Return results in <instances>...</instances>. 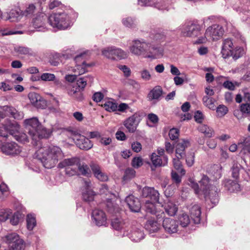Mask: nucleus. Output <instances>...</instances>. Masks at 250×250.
Returning a JSON list of instances; mask_svg holds the SVG:
<instances>
[{
	"label": "nucleus",
	"mask_w": 250,
	"mask_h": 250,
	"mask_svg": "<svg viewBox=\"0 0 250 250\" xmlns=\"http://www.w3.org/2000/svg\"><path fill=\"white\" fill-rule=\"evenodd\" d=\"M41 79L44 81H52L55 79V76L52 73H44L41 76Z\"/></svg>",
	"instance_id": "nucleus-57"
},
{
	"label": "nucleus",
	"mask_w": 250,
	"mask_h": 250,
	"mask_svg": "<svg viewBox=\"0 0 250 250\" xmlns=\"http://www.w3.org/2000/svg\"><path fill=\"white\" fill-rule=\"evenodd\" d=\"M48 22L53 28L65 29L70 25V18L64 13H54L47 18Z\"/></svg>",
	"instance_id": "nucleus-5"
},
{
	"label": "nucleus",
	"mask_w": 250,
	"mask_h": 250,
	"mask_svg": "<svg viewBox=\"0 0 250 250\" xmlns=\"http://www.w3.org/2000/svg\"><path fill=\"white\" fill-rule=\"evenodd\" d=\"M47 19V16L43 13H40L34 17L32 21V25L35 28L39 31H42L44 28L45 22Z\"/></svg>",
	"instance_id": "nucleus-19"
},
{
	"label": "nucleus",
	"mask_w": 250,
	"mask_h": 250,
	"mask_svg": "<svg viewBox=\"0 0 250 250\" xmlns=\"http://www.w3.org/2000/svg\"><path fill=\"white\" fill-rule=\"evenodd\" d=\"M102 54L107 59L112 61H118L126 58L128 54L121 48L112 46L102 49Z\"/></svg>",
	"instance_id": "nucleus-6"
},
{
	"label": "nucleus",
	"mask_w": 250,
	"mask_h": 250,
	"mask_svg": "<svg viewBox=\"0 0 250 250\" xmlns=\"http://www.w3.org/2000/svg\"><path fill=\"white\" fill-rule=\"evenodd\" d=\"M138 4L141 6H154L159 10L164 9L162 4L159 3L154 2L153 0H138Z\"/></svg>",
	"instance_id": "nucleus-42"
},
{
	"label": "nucleus",
	"mask_w": 250,
	"mask_h": 250,
	"mask_svg": "<svg viewBox=\"0 0 250 250\" xmlns=\"http://www.w3.org/2000/svg\"><path fill=\"white\" fill-rule=\"evenodd\" d=\"M145 207L147 212L156 214V217L158 219L161 218H163L165 216L164 212L163 211L161 212L156 211L154 204L148 200L146 201Z\"/></svg>",
	"instance_id": "nucleus-34"
},
{
	"label": "nucleus",
	"mask_w": 250,
	"mask_h": 250,
	"mask_svg": "<svg viewBox=\"0 0 250 250\" xmlns=\"http://www.w3.org/2000/svg\"><path fill=\"white\" fill-rule=\"evenodd\" d=\"M99 105L100 106V104H99ZM101 106L104 107L105 109H117L118 104L116 102L115 100L109 99L103 100L102 102Z\"/></svg>",
	"instance_id": "nucleus-38"
},
{
	"label": "nucleus",
	"mask_w": 250,
	"mask_h": 250,
	"mask_svg": "<svg viewBox=\"0 0 250 250\" xmlns=\"http://www.w3.org/2000/svg\"><path fill=\"white\" fill-rule=\"evenodd\" d=\"M224 33L223 27L218 24H214L208 27L206 31V36L209 37V41L220 39Z\"/></svg>",
	"instance_id": "nucleus-10"
},
{
	"label": "nucleus",
	"mask_w": 250,
	"mask_h": 250,
	"mask_svg": "<svg viewBox=\"0 0 250 250\" xmlns=\"http://www.w3.org/2000/svg\"><path fill=\"white\" fill-rule=\"evenodd\" d=\"M146 229L150 233L156 232L159 229V224L154 220H148L145 225Z\"/></svg>",
	"instance_id": "nucleus-39"
},
{
	"label": "nucleus",
	"mask_w": 250,
	"mask_h": 250,
	"mask_svg": "<svg viewBox=\"0 0 250 250\" xmlns=\"http://www.w3.org/2000/svg\"><path fill=\"white\" fill-rule=\"evenodd\" d=\"M11 209H2L0 210V222H4L12 215Z\"/></svg>",
	"instance_id": "nucleus-49"
},
{
	"label": "nucleus",
	"mask_w": 250,
	"mask_h": 250,
	"mask_svg": "<svg viewBox=\"0 0 250 250\" xmlns=\"http://www.w3.org/2000/svg\"><path fill=\"white\" fill-rule=\"evenodd\" d=\"M14 50L19 55H25L30 56H33L34 55V52L32 50V49L26 47L18 46L15 47Z\"/></svg>",
	"instance_id": "nucleus-44"
},
{
	"label": "nucleus",
	"mask_w": 250,
	"mask_h": 250,
	"mask_svg": "<svg viewBox=\"0 0 250 250\" xmlns=\"http://www.w3.org/2000/svg\"><path fill=\"white\" fill-rule=\"evenodd\" d=\"M125 225L123 221L120 218H116L111 221L112 227L117 230H121L124 229Z\"/></svg>",
	"instance_id": "nucleus-45"
},
{
	"label": "nucleus",
	"mask_w": 250,
	"mask_h": 250,
	"mask_svg": "<svg viewBox=\"0 0 250 250\" xmlns=\"http://www.w3.org/2000/svg\"><path fill=\"white\" fill-rule=\"evenodd\" d=\"M222 167L220 164H214L209 166L207 172L213 177L214 180L220 179L222 176Z\"/></svg>",
	"instance_id": "nucleus-26"
},
{
	"label": "nucleus",
	"mask_w": 250,
	"mask_h": 250,
	"mask_svg": "<svg viewBox=\"0 0 250 250\" xmlns=\"http://www.w3.org/2000/svg\"><path fill=\"white\" fill-rule=\"evenodd\" d=\"M176 158H173V164L174 168L180 172L182 175H185L186 173L185 170L183 168L181 163L180 161V159L182 158H178L176 155Z\"/></svg>",
	"instance_id": "nucleus-48"
},
{
	"label": "nucleus",
	"mask_w": 250,
	"mask_h": 250,
	"mask_svg": "<svg viewBox=\"0 0 250 250\" xmlns=\"http://www.w3.org/2000/svg\"><path fill=\"white\" fill-rule=\"evenodd\" d=\"M190 145V141L188 139H182L176 146V155L178 158H183L185 156V150Z\"/></svg>",
	"instance_id": "nucleus-23"
},
{
	"label": "nucleus",
	"mask_w": 250,
	"mask_h": 250,
	"mask_svg": "<svg viewBox=\"0 0 250 250\" xmlns=\"http://www.w3.org/2000/svg\"><path fill=\"white\" fill-rule=\"evenodd\" d=\"M249 110H234L233 114L237 119L240 120L246 117L247 113H249Z\"/></svg>",
	"instance_id": "nucleus-59"
},
{
	"label": "nucleus",
	"mask_w": 250,
	"mask_h": 250,
	"mask_svg": "<svg viewBox=\"0 0 250 250\" xmlns=\"http://www.w3.org/2000/svg\"><path fill=\"white\" fill-rule=\"evenodd\" d=\"M143 165L142 159L141 157H135L132 161V166L135 168H138Z\"/></svg>",
	"instance_id": "nucleus-64"
},
{
	"label": "nucleus",
	"mask_w": 250,
	"mask_h": 250,
	"mask_svg": "<svg viewBox=\"0 0 250 250\" xmlns=\"http://www.w3.org/2000/svg\"><path fill=\"white\" fill-rule=\"evenodd\" d=\"M240 167L241 166L237 163L233 164L231 167L232 176L236 180H237L239 178Z\"/></svg>",
	"instance_id": "nucleus-52"
},
{
	"label": "nucleus",
	"mask_w": 250,
	"mask_h": 250,
	"mask_svg": "<svg viewBox=\"0 0 250 250\" xmlns=\"http://www.w3.org/2000/svg\"><path fill=\"white\" fill-rule=\"evenodd\" d=\"M141 77L145 81H148L151 80V75L149 71L146 69H143L140 72Z\"/></svg>",
	"instance_id": "nucleus-55"
},
{
	"label": "nucleus",
	"mask_w": 250,
	"mask_h": 250,
	"mask_svg": "<svg viewBox=\"0 0 250 250\" xmlns=\"http://www.w3.org/2000/svg\"><path fill=\"white\" fill-rule=\"evenodd\" d=\"M238 145H242L244 147L248 148L250 146V136L249 135H245L241 137L239 140Z\"/></svg>",
	"instance_id": "nucleus-54"
},
{
	"label": "nucleus",
	"mask_w": 250,
	"mask_h": 250,
	"mask_svg": "<svg viewBox=\"0 0 250 250\" xmlns=\"http://www.w3.org/2000/svg\"><path fill=\"white\" fill-rule=\"evenodd\" d=\"M125 202L131 211L135 212L140 211L141 206L138 198L135 197L133 195H129L126 198Z\"/></svg>",
	"instance_id": "nucleus-21"
},
{
	"label": "nucleus",
	"mask_w": 250,
	"mask_h": 250,
	"mask_svg": "<svg viewBox=\"0 0 250 250\" xmlns=\"http://www.w3.org/2000/svg\"><path fill=\"white\" fill-rule=\"evenodd\" d=\"M178 219L182 227H186L190 223L189 216L186 213H182L180 215Z\"/></svg>",
	"instance_id": "nucleus-50"
},
{
	"label": "nucleus",
	"mask_w": 250,
	"mask_h": 250,
	"mask_svg": "<svg viewBox=\"0 0 250 250\" xmlns=\"http://www.w3.org/2000/svg\"><path fill=\"white\" fill-rule=\"evenodd\" d=\"M21 10L19 8L12 9L6 18V20H9L11 22H18L21 20L23 16L21 15Z\"/></svg>",
	"instance_id": "nucleus-31"
},
{
	"label": "nucleus",
	"mask_w": 250,
	"mask_h": 250,
	"mask_svg": "<svg viewBox=\"0 0 250 250\" xmlns=\"http://www.w3.org/2000/svg\"><path fill=\"white\" fill-rule=\"evenodd\" d=\"M163 227L166 232L172 234L178 231L179 224L175 219L166 218L163 222Z\"/></svg>",
	"instance_id": "nucleus-13"
},
{
	"label": "nucleus",
	"mask_w": 250,
	"mask_h": 250,
	"mask_svg": "<svg viewBox=\"0 0 250 250\" xmlns=\"http://www.w3.org/2000/svg\"><path fill=\"white\" fill-rule=\"evenodd\" d=\"M100 193L101 194H105L106 196H108V197L105 198L107 202V207L109 211L114 212V208H112L113 203L111 202V200L112 199V197H114V195L108 191L106 185L103 184L101 186V188L100 189Z\"/></svg>",
	"instance_id": "nucleus-25"
},
{
	"label": "nucleus",
	"mask_w": 250,
	"mask_h": 250,
	"mask_svg": "<svg viewBox=\"0 0 250 250\" xmlns=\"http://www.w3.org/2000/svg\"><path fill=\"white\" fill-rule=\"evenodd\" d=\"M189 212L191 218L194 221V223H199L201 220V208L200 206L197 205H193L190 208Z\"/></svg>",
	"instance_id": "nucleus-29"
},
{
	"label": "nucleus",
	"mask_w": 250,
	"mask_h": 250,
	"mask_svg": "<svg viewBox=\"0 0 250 250\" xmlns=\"http://www.w3.org/2000/svg\"><path fill=\"white\" fill-rule=\"evenodd\" d=\"M118 68L123 71L125 77H128L130 76L131 70L128 66L125 65H119Z\"/></svg>",
	"instance_id": "nucleus-61"
},
{
	"label": "nucleus",
	"mask_w": 250,
	"mask_h": 250,
	"mask_svg": "<svg viewBox=\"0 0 250 250\" xmlns=\"http://www.w3.org/2000/svg\"><path fill=\"white\" fill-rule=\"evenodd\" d=\"M65 174L69 176H73L75 175H79V173L76 168H73V167H66Z\"/></svg>",
	"instance_id": "nucleus-58"
},
{
	"label": "nucleus",
	"mask_w": 250,
	"mask_h": 250,
	"mask_svg": "<svg viewBox=\"0 0 250 250\" xmlns=\"http://www.w3.org/2000/svg\"><path fill=\"white\" fill-rule=\"evenodd\" d=\"M90 167L94 176L97 180L102 182L107 181L108 176L103 171L101 166L97 164L91 163Z\"/></svg>",
	"instance_id": "nucleus-14"
},
{
	"label": "nucleus",
	"mask_w": 250,
	"mask_h": 250,
	"mask_svg": "<svg viewBox=\"0 0 250 250\" xmlns=\"http://www.w3.org/2000/svg\"><path fill=\"white\" fill-rule=\"evenodd\" d=\"M27 227L29 230H32L36 225L35 218L32 215H28L26 219Z\"/></svg>",
	"instance_id": "nucleus-51"
},
{
	"label": "nucleus",
	"mask_w": 250,
	"mask_h": 250,
	"mask_svg": "<svg viewBox=\"0 0 250 250\" xmlns=\"http://www.w3.org/2000/svg\"><path fill=\"white\" fill-rule=\"evenodd\" d=\"M123 24L128 27H133L135 25V21L131 18H126L123 20Z\"/></svg>",
	"instance_id": "nucleus-62"
},
{
	"label": "nucleus",
	"mask_w": 250,
	"mask_h": 250,
	"mask_svg": "<svg viewBox=\"0 0 250 250\" xmlns=\"http://www.w3.org/2000/svg\"><path fill=\"white\" fill-rule=\"evenodd\" d=\"M233 43L231 40L227 39L224 40L221 53L224 58H226L232 55Z\"/></svg>",
	"instance_id": "nucleus-27"
},
{
	"label": "nucleus",
	"mask_w": 250,
	"mask_h": 250,
	"mask_svg": "<svg viewBox=\"0 0 250 250\" xmlns=\"http://www.w3.org/2000/svg\"><path fill=\"white\" fill-rule=\"evenodd\" d=\"M244 53L245 50L243 47H236L234 52L232 51V55H231L230 56H232L234 60H237L242 56Z\"/></svg>",
	"instance_id": "nucleus-53"
},
{
	"label": "nucleus",
	"mask_w": 250,
	"mask_h": 250,
	"mask_svg": "<svg viewBox=\"0 0 250 250\" xmlns=\"http://www.w3.org/2000/svg\"><path fill=\"white\" fill-rule=\"evenodd\" d=\"M10 127L13 128V129H8L9 134L13 136L16 140L23 143L29 142L28 137L27 135L24 133H21L19 131L20 129L19 125H16L10 126Z\"/></svg>",
	"instance_id": "nucleus-17"
},
{
	"label": "nucleus",
	"mask_w": 250,
	"mask_h": 250,
	"mask_svg": "<svg viewBox=\"0 0 250 250\" xmlns=\"http://www.w3.org/2000/svg\"><path fill=\"white\" fill-rule=\"evenodd\" d=\"M11 114L15 119L21 120L23 118V113L21 110H12Z\"/></svg>",
	"instance_id": "nucleus-63"
},
{
	"label": "nucleus",
	"mask_w": 250,
	"mask_h": 250,
	"mask_svg": "<svg viewBox=\"0 0 250 250\" xmlns=\"http://www.w3.org/2000/svg\"><path fill=\"white\" fill-rule=\"evenodd\" d=\"M129 50L131 53L136 56L142 55L146 52H149L151 54L148 57L153 58L162 55V50L159 48L150 46L145 42L138 40L132 42V44L130 46Z\"/></svg>",
	"instance_id": "nucleus-4"
},
{
	"label": "nucleus",
	"mask_w": 250,
	"mask_h": 250,
	"mask_svg": "<svg viewBox=\"0 0 250 250\" xmlns=\"http://www.w3.org/2000/svg\"><path fill=\"white\" fill-rule=\"evenodd\" d=\"M92 81L93 78L90 76L80 78L77 80L76 85L80 90L83 89L86 86L87 83L88 82H92Z\"/></svg>",
	"instance_id": "nucleus-43"
},
{
	"label": "nucleus",
	"mask_w": 250,
	"mask_h": 250,
	"mask_svg": "<svg viewBox=\"0 0 250 250\" xmlns=\"http://www.w3.org/2000/svg\"><path fill=\"white\" fill-rule=\"evenodd\" d=\"M35 156L41 162L44 167L51 168L63 157V153L59 147L51 146L39 148L36 151Z\"/></svg>",
	"instance_id": "nucleus-1"
},
{
	"label": "nucleus",
	"mask_w": 250,
	"mask_h": 250,
	"mask_svg": "<svg viewBox=\"0 0 250 250\" xmlns=\"http://www.w3.org/2000/svg\"><path fill=\"white\" fill-rule=\"evenodd\" d=\"M140 122V120L136 115L127 118L125 121L124 125L129 133H134L137 130V128Z\"/></svg>",
	"instance_id": "nucleus-15"
},
{
	"label": "nucleus",
	"mask_w": 250,
	"mask_h": 250,
	"mask_svg": "<svg viewBox=\"0 0 250 250\" xmlns=\"http://www.w3.org/2000/svg\"><path fill=\"white\" fill-rule=\"evenodd\" d=\"M1 239L8 245L10 250H21L23 248L24 241L16 233H9Z\"/></svg>",
	"instance_id": "nucleus-7"
},
{
	"label": "nucleus",
	"mask_w": 250,
	"mask_h": 250,
	"mask_svg": "<svg viewBox=\"0 0 250 250\" xmlns=\"http://www.w3.org/2000/svg\"><path fill=\"white\" fill-rule=\"evenodd\" d=\"M77 168L80 174L87 176L90 174V170L88 166L84 163H81L79 161V164L77 165Z\"/></svg>",
	"instance_id": "nucleus-41"
},
{
	"label": "nucleus",
	"mask_w": 250,
	"mask_h": 250,
	"mask_svg": "<svg viewBox=\"0 0 250 250\" xmlns=\"http://www.w3.org/2000/svg\"><path fill=\"white\" fill-rule=\"evenodd\" d=\"M203 101L204 104L208 108H213V102L212 98L208 96H205L203 98Z\"/></svg>",
	"instance_id": "nucleus-60"
},
{
	"label": "nucleus",
	"mask_w": 250,
	"mask_h": 250,
	"mask_svg": "<svg viewBox=\"0 0 250 250\" xmlns=\"http://www.w3.org/2000/svg\"><path fill=\"white\" fill-rule=\"evenodd\" d=\"M92 217L98 226H105L107 224V217L105 213L102 210L96 209L92 213Z\"/></svg>",
	"instance_id": "nucleus-16"
},
{
	"label": "nucleus",
	"mask_w": 250,
	"mask_h": 250,
	"mask_svg": "<svg viewBox=\"0 0 250 250\" xmlns=\"http://www.w3.org/2000/svg\"><path fill=\"white\" fill-rule=\"evenodd\" d=\"M32 104L36 108L44 109L47 107V101L39 94L32 92L28 95Z\"/></svg>",
	"instance_id": "nucleus-11"
},
{
	"label": "nucleus",
	"mask_w": 250,
	"mask_h": 250,
	"mask_svg": "<svg viewBox=\"0 0 250 250\" xmlns=\"http://www.w3.org/2000/svg\"><path fill=\"white\" fill-rule=\"evenodd\" d=\"M91 187V182L89 181H84V190H83L82 193V197L83 200L87 202L93 201L95 192L90 189Z\"/></svg>",
	"instance_id": "nucleus-20"
},
{
	"label": "nucleus",
	"mask_w": 250,
	"mask_h": 250,
	"mask_svg": "<svg viewBox=\"0 0 250 250\" xmlns=\"http://www.w3.org/2000/svg\"><path fill=\"white\" fill-rule=\"evenodd\" d=\"M67 93L69 95L74 96L76 98H77L75 96L76 94L81 95V92L79 88L78 87L77 85H74L72 84H68L67 85Z\"/></svg>",
	"instance_id": "nucleus-46"
},
{
	"label": "nucleus",
	"mask_w": 250,
	"mask_h": 250,
	"mask_svg": "<svg viewBox=\"0 0 250 250\" xmlns=\"http://www.w3.org/2000/svg\"><path fill=\"white\" fill-rule=\"evenodd\" d=\"M80 159L78 158H71L65 159L58 164V167L60 168L68 167H74L79 164Z\"/></svg>",
	"instance_id": "nucleus-33"
},
{
	"label": "nucleus",
	"mask_w": 250,
	"mask_h": 250,
	"mask_svg": "<svg viewBox=\"0 0 250 250\" xmlns=\"http://www.w3.org/2000/svg\"><path fill=\"white\" fill-rule=\"evenodd\" d=\"M1 149L3 153L9 155H17L21 151V147L15 142L6 143L1 146Z\"/></svg>",
	"instance_id": "nucleus-12"
},
{
	"label": "nucleus",
	"mask_w": 250,
	"mask_h": 250,
	"mask_svg": "<svg viewBox=\"0 0 250 250\" xmlns=\"http://www.w3.org/2000/svg\"><path fill=\"white\" fill-rule=\"evenodd\" d=\"M37 11V8L34 4H28L24 10H21V15L27 18H31Z\"/></svg>",
	"instance_id": "nucleus-36"
},
{
	"label": "nucleus",
	"mask_w": 250,
	"mask_h": 250,
	"mask_svg": "<svg viewBox=\"0 0 250 250\" xmlns=\"http://www.w3.org/2000/svg\"><path fill=\"white\" fill-rule=\"evenodd\" d=\"M87 58L86 52L81 53L75 57L76 66L73 69V71L78 75L84 74L87 71V68L92 66V63H86L85 59Z\"/></svg>",
	"instance_id": "nucleus-9"
},
{
	"label": "nucleus",
	"mask_w": 250,
	"mask_h": 250,
	"mask_svg": "<svg viewBox=\"0 0 250 250\" xmlns=\"http://www.w3.org/2000/svg\"><path fill=\"white\" fill-rule=\"evenodd\" d=\"M198 130L201 133H203L207 137H211L214 134L213 130L206 125L201 124L199 125L198 127Z\"/></svg>",
	"instance_id": "nucleus-40"
},
{
	"label": "nucleus",
	"mask_w": 250,
	"mask_h": 250,
	"mask_svg": "<svg viewBox=\"0 0 250 250\" xmlns=\"http://www.w3.org/2000/svg\"><path fill=\"white\" fill-rule=\"evenodd\" d=\"M129 237L132 241L138 242L144 238V233L141 229H136L131 231Z\"/></svg>",
	"instance_id": "nucleus-37"
},
{
	"label": "nucleus",
	"mask_w": 250,
	"mask_h": 250,
	"mask_svg": "<svg viewBox=\"0 0 250 250\" xmlns=\"http://www.w3.org/2000/svg\"><path fill=\"white\" fill-rule=\"evenodd\" d=\"M169 138L172 140H175L178 138L179 136V130L176 128L171 129L168 133Z\"/></svg>",
	"instance_id": "nucleus-56"
},
{
	"label": "nucleus",
	"mask_w": 250,
	"mask_h": 250,
	"mask_svg": "<svg viewBox=\"0 0 250 250\" xmlns=\"http://www.w3.org/2000/svg\"><path fill=\"white\" fill-rule=\"evenodd\" d=\"M223 184L226 188L230 192L238 191L240 190V185L236 179L235 181L226 179L223 181Z\"/></svg>",
	"instance_id": "nucleus-32"
},
{
	"label": "nucleus",
	"mask_w": 250,
	"mask_h": 250,
	"mask_svg": "<svg viewBox=\"0 0 250 250\" xmlns=\"http://www.w3.org/2000/svg\"><path fill=\"white\" fill-rule=\"evenodd\" d=\"M162 206L164 207L166 212L169 216H174L178 211L177 205L168 199L165 200Z\"/></svg>",
	"instance_id": "nucleus-28"
},
{
	"label": "nucleus",
	"mask_w": 250,
	"mask_h": 250,
	"mask_svg": "<svg viewBox=\"0 0 250 250\" xmlns=\"http://www.w3.org/2000/svg\"><path fill=\"white\" fill-rule=\"evenodd\" d=\"M24 124L34 145H37L38 142L42 139L49 138L52 134V131L44 127L37 118L26 119L24 121Z\"/></svg>",
	"instance_id": "nucleus-2"
},
{
	"label": "nucleus",
	"mask_w": 250,
	"mask_h": 250,
	"mask_svg": "<svg viewBox=\"0 0 250 250\" xmlns=\"http://www.w3.org/2000/svg\"><path fill=\"white\" fill-rule=\"evenodd\" d=\"M183 36L195 37L198 36L201 30V26L197 22L190 21L186 23L181 28Z\"/></svg>",
	"instance_id": "nucleus-8"
},
{
	"label": "nucleus",
	"mask_w": 250,
	"mask_h": 250,
	"mask_svg": "<svg viewBox=\"0 0 250 250\" xmlns=\"http://www.w3.org/2000/svg\"><path fill=\"white\" fill-rule=\"evenodd\" d=\"M162 159L161 156L157 155L156 153H153L151 156V160L153 166L155 167L165 166L167 165L168 158L167 156H164Z\"/></svg>",
	"instance_id": "nucleus-30"
},
{
	"label": "nucleus",
	"mask_w": 250,
	"mask_h": 250,
	"mask_svg": "<svg viewBox=\"0 0 250 250\" xmlns=\"http://www.w3.org/2000/svg\"><path fill=\"white\" fill-rule=\"evenodd\" d=\"M244 94V98L250 103L243 104L240 105V109H249L250 108V93L248 92V88H245L242 90Z\"/></svg>",
	"instance_id": "nucleus-47"
},
{
	"label": "nucleus",
	"mask_w": 250,
	"mask_h": 250,
	"mask_svg": "<svg viewBox=\"0 0 250 250\" xmlns=\"http://www.w3.org/2000/svg\"><path fill=\"white\" fill-rule=\"evenodd\" d=\"M142 195L144 197H149L154 202H158L159 198L158 191L153 188L148 187H145L143 188Z\"/></svg>",
	"instance_id": "nucleus-22"
},
{
	"label": "nucleus",
	"mask_w": 250,
	"mask_h": 250,
	"mask_svg": "<svg viewBox=\"0 0 250 250\" xmlns=\"http://www.w3.org/2000/svg\"><path fill=\"white\" fill-rule=\"evenodd\" d=\"M74 140L77 146L81 149L87 150L93 146V144L91 141L84 136H77Z\"/></svg>",
	"instance_id": "nucleus-18"
},
{
	"label": "nucleus",
	"mask_w": 250,
	"mask_h": 250,
	"mask_svg": "<svg viewBox=\"0 0 250 250\" xmlns=\"http://www.w3.org/2000/svg\"><path fill=\"white\" fill-rule=\"evenodd\" d=\"M163 89L160 86H155L148 93L147 98L150 101L154 103L159 101L162 97Z\"/></svg>",
	"instance_id": "nucleus-24"
},
{
	"label": "nucleus",
	"mask_w": 250,
	"mask_h": 250,
	"mask_svg": "<svg viewBox=\"0 0 250 250\" xmlns=\"http://www.w3.org/2000/svg\"><path fill=\"white\" fill-rule=\"evenodd\" d=\"M189 182V185L194 189L196 194H199L202 191L205 196H208L212 204H215L218 202L217 188L211 184V181L208 176L205 175L202 176L199 181L200 187L192 180H190Z\"/></svg>",
	"instance_id": "nucleus-3"
},
{
	"label": "nucleus",
	"mask_w": 250,
	"mask_h": 250,
	"mask_svg": "<svg viewBox=\"0 0 250 250\" xmlns=\"http://www.w3.org/2000/svg\"><path fill=\"white\" fill-rule=\"evenodd\" d=\"M68 55L65 54H61L55 53L52 55V57L50 59V62L53 66H57L60 62H63V60L68 58Z\"/></svg>",
	"instance_id": "nucleus-35"
}]
</instances>
